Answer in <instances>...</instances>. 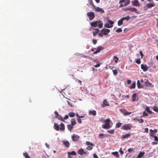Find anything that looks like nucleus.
<instances>
[{
  "instance_id": "nucleus-1",
  "label": "nucleus",
  "mask_w": 158,
  "mask_h": 158,
  "mask_svg": "<svg viewBox=\"0 0 158 158\" xmlns=\"http://www.w3.org/2000/svg\"><path fill=\"white\" fill-rule=\"evenodd\" d=\"M90 25L92 27H95L98 26L99 28H101L103 26V23L102 21L99 20L91 23Z\"/></svg>"
},
{
  "instance_id": "nucleus-54",
  "label": "nucleus",
  "mask_w": 158,
  "mask_h": 158,
  "mask_svg": "<svg viewBox=\"0 0 158 158\" xmlns=\"http://www.w3.org/2000/svg\"><path fill=\"white\" fill-rule=\"evenodd\" d=\"M77 121L78 123H82V121H81V119L79 118H78L77 119Z\"/></svg>"
},
{
  "instance_id": "nucleus-57",
  "label": "nucleus",
  "mask_w": 158,
  "mask_h": 158,
  "mask_svg": "<svg viewBox=\"0 0 158 158\" xmlns=\"http://www.w3.org/2000/svg\"><path fill=\"white\" fill-rule=\"evenodd\" d=\"M54 114H55V117L56 118V117H57V116H58V115H59L58 112L56 111H55L54 112Z\"/></svg>"
},
{
  "instance_id": "nucleus-62",
  "label": "nucleus",
  "mask_w": 158,
  "mask_h": 158,
  "mask_svg": "<svg viewBox=\"0 0 158 158\" xmlns=\"http://www.w3.org/2000/svg\"><path fill=\"white\" fill-rule=\"evenodd\" d=\"M148 128H145L144 130V132L145 133H148Z\"/></svg>"
},
{
  "instance_id": "nucleus-22",
  "label": "nucleus",
  "mask_w": 158,
  "mask_h": 158,
  "mask_svg": "<svg viewBox=\"0 0 158 158\" xmlns=\"http://www.w3.org/2000/svg\"><path fill=\"white\" fill-rule=\"evenodd\" d=\"M104 49V48L101 46H98L97 47V50H96L98 53L101 50Z\"/></svg>"
},
{
  "instance_id": "nucleus-11",
  "label": "nucleus",
  "mask_w": 158,
  "mask_h": 158,
  "mask_svg": "<svg viewBox=\"0 0 158 158\" xmlns=\"http://www.w3.org/2000/svg\"><path fill=\"white\" fill-rule=\"evenodd\" d=\"M131 4L134 6H140V4L138 0H135L132 1Z\"/></svg>"
},
{
  "instance_id": "nucleus-13",
  "label": "nucleus",
  "mask_w": 158,
  "mask_h": 158,
  "mask_svg": "<svg viewBox=\"0 0 158 158\" xmlns=\"http://www.w3.org/2000/svg\"><path fill=\"white\" fill-rule=\"evenodd\" d=\"M141 69L143 71H146L148 69V67L146 64H141Z\"/></svg>"
},
{
  "instance_id": "nucleus-59",
  "label": "nucleus",
  "mask_w": 158,
  "mask_h": 158,
  "mask_svg": "<svg viewBox=\"0 0 158 158\" xmlns=\"http://www.w3.org/2000/svg\"><path fill=\"white\" fill-rule=\"evenodd\" d=\"M68 118H69V116H68V115H65V116H64V118H63L64 120L67 119Z\"/></svg>"
},
{
  "instance_id": "nucleus-58",
  "label": "nucleus",
  "mask_w": 158,
  "mask_h": 158,
  "mask_svg": "<svg viewBox=\"0 0 158 158\" xmlns=\"http://www.w3.org/2000/svg\"><path fill=\"white\" fill-rule=\"evenodd\" d=\"M101 63L97 64L96 65H94V66L96 68H97L99 67L101 65Z\"/></svg>"
},
{
  "instance_id": "nucleus-50",
  "label": "nucleus",
  "mask_w": 158,
  "mask_h": 158,
  "mask_svg": "<svg viewBox=\"0 0 158 158\" xmlns=\"http://www.w3.org/2000/svg\"><path fill=\"white\" fill-rule=\"evenodd\" d=\"M148 114H147L145 111L143 113V115L141 116V117L148 116Z\"/></svg>"
},
{
  "instance_id": "nucleus-44",
  "label": "nucleus",
  "mask_w": 158,
  "mask_h": 158,
  "mask_svg": "<svg viewBox=\"0 0 158 158\" xmlns=\"http://www.w3.org/2000/svg\"><path fill=\"white\" fill-rule=\"evenodd\" d=\"M94 146H88L86 148V149L88 150H91L93 148V147Z\"/></svg>"
},
{
  "instance_id": "nucleus-9",
  "label": "nucleus",
  "mask_w": 158,
  "mask_h": 158,
  "mask_svg": "<svg viewBox=\"0 0 158 158\" xmlns=\"http://www.w3.org/2000/svg\"><path fill=\"white\" fill-rule=\"evenodd\" d=\"M77 153L78 154L82 155L83 154L86 155L88 154L89 153L86 152H84L83 149L82 148L79 149L77 151Z\"/></svg>"
},
{
  "instance_id": "nucleus-29",
  "label": "nucleus",
  "mask_w": 158,
  "mask_h": 158,
  "mask_svg": "<svg viewBox=\"0 0 158 158\" xmlns=\"http://www.w3.org/2000/svg\"><path fill=\"white\" fill-rule=\"evenodd\" d=\"M73 126H72L71 124H68L67 125L68 129L70 131H71L72 129H73Z\"/></svg>"
},
{
  "instance_id": "nucleus-42",
  "label": "nucleus",
  "mask_w": 158,
  "mask_h": 158,
  "mask_svg": "<svg viewBox=\"0 0 158 158\" xmlns=\"http://www.w3.org/2000/svg\"><path fill=\"white\" fill-rule=\"evenodd\" d=\"M146 110L148 113L150 114H152V112L150 110L149 108L148 107H146L145 109Z\"/></svg>"
},
{
  "instance_id": "nucleus-48",
  "label": "nucleus",
  "mask_w": 158,
  "mask_h": 158,
  "mask_svg": "<svg viewBox=\"0 0 158 158\" xmlns=\"http://www.w3.org/2000/svg\"><path fill=\"white\" fill-rule=\"evenodd\" d=\"M113 59L115 60V63L117 62V61L118 60V58L116 56H114Z\"/></svg>"
},
{
  "instance_id": "nucleus-31",
  "label": "nucleus",
  "mask_w": 158,
  "mask_h": 158,
  "mask_svg": "<svg viewBox=\"0 0 158 158\" xmlns=\"http://www.w3.org/2000/svg\"><path fill=\"white\" fill-rule=\"evenodd\" d=\"M88 2L89 5L93 7H94L95 6L93 3V0H88Z\"/></svg>"
},
{
  "instance_id": "nucleus-61",
  "label": "nucleus",
  "mask_w": 158,
  "mask_h": 158,
  "mask_svg": "<svg viewBox=\"0 0 158 158\" xmlns=\"http://www.w3.org/2000/svg\"><path fill=\"white\" fill-rule=\"evenodd\" d=\"M129 95H123L122 96V97L123 98H129Z\"/></svg>"
},
{
  "instance_id": "nucleus-20",
  "label": "nucleus",
  "mask_w": 158,
  "mask_h": 158,
  "mask_svg": "<svg viewBox=\"0 0 158 158\" xmlns=\"http://www.w3.org/2000/svg\"><path fill=\"white\" fill-rule=\"evenodd\" d=\"M54 128L55 130L57 131H59L60 130V128L59 125L57 123H54Z\"/></svg>"
},
{
  "instance_id": "nucleus-19",
  "label": "nucleus",
  "mask_w": 158,
  "mask_h": 158,
  "mask_svg": "<svg viewBox=\"0 0 158 158\" xmlns=\"http://www.w3.org/2000/svg\"><path fill=\"white\" fill-rule=\"evenodd\" d=\"M145 153L143 152H140L136 158H141L144 155Z\"/></svg>"
},
{
  "instance_id": "nucleus-47",
  "label": "nucleus",
  "mask_w": 158,
  "mask_h": 158,
  "mask_svg": "<svg viewBox=\"0 0 158 158\" xmlns=\"http://www.w3.org/2000/svg\"><path fill=\"white\" fill-rule=\"evenodd\" d=\"M136 120L139 123H143L144 122L143 120L142 119L137 118Z\"/></svg>"
},
{
  "instance_id": "nucleus-52",
  "label": "nucleus",
  "mask_w": 158,
  "mask_h": 158,
  "mask_svg": "<svg viewBox=\"0 0 158 158\" xmlns=\"http://www.w3.org/2000/svg\"><path fill=\"white\" fill-rule=\"evenodd\" d=\"M119 152L122 155L124 153V152H123V150H122V148H120V149H119Z\"/></svg>"
},
{
  "instance_id": "nucleus-10",
  "label": "nucleus",
  "mask_w": 158,
  "mask_h": 158,
  "mask_svg": "<svg viewBox=\"0 0 158 158\" xmlns=\"http://www.w3.org/2000/svg\"><path fill=\"white\" fill-rule=\"evenodd\" d=\"M90 20H92L95 17L94 14L93 12H90L87 13Z\"/></svg>"
},
{
  "instance_id": "nucleus-53",
  "label": "nucleus",
  "mask_w": 158,
  "mask_h": 158,
  "mask_svg": "<svg viewBox=\"0 0 158 158\" xmlns=\"http://www.w3.org/2000/svg\"><path fill=\"white\" fill-rule=\"evenodd\" d=\"M92 42L94 44H96L97 43V40L95 39H93Z\"/></svg>"
},
{
  "instance_id": "nucleus-28",
  "label": "nucleus",
  "mask_w": 158,
  "mask_h": 158,
  "mask_svg": "<svg viewBox=\"0 0 158 158\" xmlns=\"http://www.w3.org/2000/svg\"><path fill=\"white\" fill-rule=\"evenodd\" d=\"M130 134H127L124 135H123L122 136V138L123 139H126L128 138L130 136Z\"/></svg>"
},
{
  "instance_id": "nucleus-39",
  "label": "nucleus",
  "mask_w": 158,
  "mask_h": 158,
  "mask_svg": "<svg viewBox=\"0 0 158 158\" xmlns=\"http://www.w3.org/2000/svg\"><path fill=\"white\" fill-rule=\"evenodd\" d=\"M24 156L25 158H30V156L28 155V154L27 152H25L23 153Z\"/></svg>"
},
{
  "instance_id": "nucleus-35",
  "label": "nucleus",
  "mask_w": 158,
  "mask_h": 158,
  "mask_svg": "<svg viewBox=\"0 0 158 158\" xmlns=\"http://www.w3.org/2000/svg\"><path fill=\"white\" fill-rule=\"evenodd\" d=\"M107 133L110 134H114V129L108 130L107 131Z\"/></svg>"
},
{
  "instance_id": "nucleus-2",
  "label": "nucleus",
  "mask_w": 158,
  "mask_h": 158,
  "mask_svg": "<svg viewBox=\"0 0 158 158\" xmlns=\"http://www.w3.org/2000/svg\"><path fill=\"white\" fill-rule=\"evenodd\" d=\"M110 120L109 119H107L104 120L103 122L104 123V124L102 125V128L105 129H109L111 128V126L110 124Z\"/></svg>"
},
{
  "instance_id": "nucleus-24",
  "label": "nucleus",
  "mask_w": 158,
  "mask_h": 158,
  "mask_svg": "<svg viewBox=\"0 0 158 158\" xmlns=\"http://www.w3.org/2000/svg\"><path fill=\"white\" fill-rule=\"evenodd\" d=\"M89 114H92L93 116H95L96 114V112L95 110H89Z\"/></svg>"
},
{
  "instance_id": "nucleus-33",
  "label": "nucleus",
  "mask_w": 158,
  "mask_h": 158,
  "mask_svg": "<svg viewBox=\"0 0 158 158\" xmlns=\"http://www.w3.org/2000/svg\"><path fill=\"white\" fill-rule=\"evenodd\" d=\"M111 153L112 154L114 155V156H116L117 158H118L119 157L118 153L117 152H112Z\"/></svg>"
},
{
  "instance_id": "nucleus-40",
  "label": "nucleus",
  "mask_w": 158,
  "mask_h": 158,
  "mask_svg": "<svg viewBox=\"0 0 158 158\" xmlns=\"http://www.w3.org/2000/svg\"><path fill=\"white\" fill-rule=\"evenodd\" d=\"M122 124V123H121L119 122H118L116 124L115 127L117 128H119L121 126Z\"/></svg>"
},
{
  "instance_id": "nucleus-34",
  "label": "nucleus",
  "mask_w": 158,
  "mask_h": 158,
  "mask_svg": "<svg viewBox=\"0 0 158 158\" xmlns=\"http://www.w3.org/2000/svg\"><path fill=\"white\" fill-rule=\"evenodd\" d=\"M130 18H131L129 16H127L126 17H123L122 18V19H123V20H126L127 21H128L130 19Z\"/></svg>"
},
{
  "instance_id": "nucleus-5",
  "label": "nucleus",
  "mask_w": 158,
  "mask_h": 158,
  "mask_svg": "<svg viewBox=\"0 0 158 158\" xmlns=\"http://www.w3.org/2000/svg\"><path fill=\"white\" fill-rule=\"evenodd\" d=\"M107 23L105 24L104 25V26L108 28H110L113 26V24L114 22L110 19H108L107 20Z\"/></svg>"
},
{
  "instance_id": "nucleus-37",
  "label": "nucleus",
  "mask_w": 158,
  "mask_h": 158,
  "mask_svg": "<svg viewBox=\"0 0 158 158\" xmlns=\"http://www.w3.org/2000/svg\"><path fill=\"white\" fill-rule=\"evenodd\" d=\"M56 118H57L59 120H60L62 121H64L63 117L59 114Z\"/></svg>"
},
{
  "instance_id": "nucleus-23",
  "label": "nucleus",
  "mask_w": 158,
  "mask_h": 158,
  "mask_svg": "<svg viewBox=\"0 0 158 158\" xmlns=\"http://www.w3.org/2000/svg\"><path fill=\"white\" fill-rule=\"evenodd\" d=\"M60 130L61 131H63L65 129V126L64 124L63 123H61L60 124Z\"/></svg>"
},
{
  "instance_id": "nucleus-32",
  "label": "nucleus",
  "mask_w": 158,
  "mask_h": 158,
  "mask_svg": "<svg viewBox=\"0 0 158 158\" xmlns=\"http://www.w3.org/2000/svg\"><path fill=\"white\" fill-rule=\"evenodd\" d=\"M135 82H134L129 87V88L130 89H132L135 88Z\"/></svg>"
},
{
  "instance_id": "nucleus-16",
  "label": "nucleus",
  "mask_w": 158,
  "mask_h": 158,
  "mask_svg": "<svg viewBox=\"0 0 158 158\" xmlns=\"http://www.w3.org/2000/svg\"><path fill=\"white\" fill-rule=\"evenodd\" d=\"M110 104L108 103V102L106 101V99H105L104 100L103 103L102 105V107H104L106 106H109Z\"/></svg>"
},
{
  "instance_id": "nucleus-45",
  "label": "nucleus",
  "mask_w": 158,
  "mask_h": 158,
  "mask_svg": "<svg viewBox=\"0 0 158 158\" xmlns=\"http://www.w3.org/2000/svg\"><path fill=\"white\" fill-rule=\"evenodd\" d=\"M153 110L155 112H158V107L155 106L153 107Z\"/></svg>"
},
{
  "instance_id": "nucleus-49",
  "label": "nucleus",
  "mask_w": 158,
  "mask_h": 158,
  "mask_svg": "<svg viewBox=\"0 0 158 158\" xmlns=\"http://www.w3.org/2000/svg\"><path fill=\"white\" fill-rule=\"evenodd\" d=\"M112 71L114 75H116L118 73V71L116 69L113 70Z\"/></svg>"
},
{
  "instance_id": "nucleus-56",
  "label": "nucleus",
  "mask_w": 158,
  "mask_h": 158,
  "mask_svg": "<svg viewBox=\"0 0 158 158\" xmlns=\"http://www.w3.org/2000/svg\"><path fill=\"white\" fill-rule=\"evenodd\" d=\"M134 149L132 148H129L128 149V151L129 152H132V151H134Z\"/></svg>"
},
{
  "instance_id": "nucleus-63",
  "label": "nucleus",
  "mask_w": 158,
  "mask_h": 158,
  "mask_svg": "<svg viewBox=\"0 0 158 158\" xmlns=\"http://www.w3.org/2000/svg\"><path fill=\"white\" fill-rule=\"evenodd\" d=\"M150 135L151 136L154 137V133L153 132H150Z\"/></svg>"
},
{
  "instance_id": "nucleus-55",
  "label": "nucleus",
  "mask_w": 158,
  "mask_h": 158,
  "mask_svg": "<svg viewBox=\"0 0 158 158\" xmlns=\"http://www.w3.org/2000/svg\"><path fill=\"white\" fill-rule=\"evenodd\" d=\"M103 135H104L102 134H99V138H100V139H102V138H103Z\"/></svg>"
},
{
  "instance_id": "nucleus-27",
  "label": "nucleus",
  "mask_w": 158,
  "mask_h": 158,
  "mask_svg": "<svg viewBox=\"0 0 158 158\" xmlns=\"http://www.w3.org/2000/svg\"><path fill=\"white\" fill-rule=\"evenodd\" d=\"M136 93H135L133 94L132 96V101L133 102L136 101Z\"/></svg>"
},
{
  "instance_id": "nucleus-17",
  "label": "nucleus",
  "mask_w": 158,
  "mask_h": 158,
  "mask_svg": "<svg viewBox=\"0 0 158 158\" xmlns=\"http://www.w3.org/2000/svg\"><path fill=\"white\" fill-rule=\"evenodd\" d=\"M93 29L95 30V31L93 32V35L95 36H96L99 33L100 31L97 28H93Z\"/></svg>"
},
{
  "instance_id": "nucleus-21",
  "label": "nucleus",
  "mask_w": 158,
  "mask_h": 158,
  "mask_svg": "<svg viewBox=\"0 0 158 158\" xmlns=\"http://www.w3.org/2000/svg\"><path fill=\"white\" fill-rule=\"evenodd\" d=\"M68 155L69 158H70V155H76V153L74 151H73L71 152H68Z\"/></svg>"
},
{
  "instance_id": "nucleus-8",
  "label": "nucleus",
  "mask_w": 158,
  "mask_h": 158,
  "mask_svg": "<svg viewBox=\"0 0 158 158\" xmlns=\"http://www.w3.org/2000/svg\"><path fill=\"white\" fill-rule=\"evenodd\" d=\"M119 110L125 116L129 115L131 113V112L127 111L126 110L123 109H121Z\"/></svg>"
},
{
  "instance_id": "nucleus-18",
  "label": "nucleus",
  "mask_w": 158,
  "mask_h": 158,
  "mask_svg": "<svg viewBox=\"0 0 158 158\" xmlns=\"http://www.w3.org/2000/svg\"><path fill=\"white\" fill-rule=\"evenodd\" d=\"M62 142L65 147L67 148L69 147L70 143L68 141H62Z\"/></svg>"
},
{
  "instance_id": "nucleus-41",
  "label": "nucleus",
  "mask_w": 158,
  "mask_h": 158,
  "mask_svg": "<svg viewBox=\"0 0 158 158\" xmlns=\"http://www.w3.org/2000/svg\"><path fill=\"white\" fill-rule=\"evenodd\" d=\"M124 2L125 3L124 4V6H126L130 4V1L129 0H127Z\"/></svg>"
},
{
  "instance_id": "nucleus-7",
  "label": "nucleus",
  "mask_w": 158,
  "mask_h": 158,
  "mask_svg": "<svg viewBox=\"0 0 158 158\" xmlns=\"http://www.w3.org/2000/svg\"><path fill=\"white\" fill-rule=\"evenodd\" d=\"M145 81L144 82V84L146 87L148 88H152L154 87V85H152V83L148 81V79H145Z\"/></svg>"
},
{
  "instance_id": "nucleus-43",
  "label": "nucleus",
  "mask_w": 158,
  "mask_h": 158,
  "mask_svg": "<svg viewBox=\"0 0 158 158\" xmlns=\"http://www.w3.org/2000/svg\"><path fill=\"white\" fill-rule=\"evenodd\" d=\"M135 62L138 64H140L141 63L140 59L139 58L136 59L135 60Z\"/></svg>"
},
{
  "instance_id": "nucleus-3",
  "label": "nucleus",
  "mask_w": 158,
  "mask_h": 158,
  "mask_svg": "<svg viewBox=\"0 0 158 158\" xmlns=\"http://www.w3.org/2000/svg\"><path fill=\"white\" fill-rule=\"evenodd\" d=\"M110 30L108 29H103L98 34V36L100 37H102L103 35H107L110 32Z\"/></svg>"
},
{
  "instance_id": "nucleus-4",
  "label": "nucleus",
  "mask_w": 158,
  "mask_h": 158,
  "mask_svg": "<svg viewBox=\"0 0 158 158\" xmlns=\"http://www.w3.org/2000/svg\"><path fill=\"white\" fill-rule=\"evenodd\" d=\"M132 127V125L131 123L125 124L121 127V129L125 130H131Z\"/></svg>"
},
{
  "instance_id": "nucleus-14",
  "label": "nucleus",
  "mask_w": 158,
  "mask_h": 158,
  "mask_svg": "<svg viewBox=\"0 0 158 158\" xmlns=\"http://www.w3.org/2000/svg\"><path fill=\"white\" fill-rule=\"evenodd\" d=\"M94 8L95 9V10L98 12H101L102 13H104V10L101 8L97 7L95 6Z\"/></svg>"
},
{
  "instance_id": "nucleus-60",
  "label": "nucleus",
  "mask_w": 158,
  "mask_h": 158,
  "mask_svg": "<svg viewBox=\"0 0 158 158\" xmlns=\"http://www.w3.org/2000/svg\"><path fill=\"white\" fill-rule=\"evenodd\" d=\"M153 137L154 138V140L155 141H158V137H157L156 136H154Z\"/></svg>"
},
{
  "instance_id": "nucleus-30",
  "label": "nucleus",
  "mask_w": 158,
  "mask_h": 158,
  "mask_svg": "<svg viewBox=\"0 0 158 158\" xmlns=\"http://www.w3.org/2000/svg\"><path fill=\"white\" fill-rule=\"evenodd\" d=\"M68 115L70 117H73L75 116V113L73 112H71L69 113Z\"/></svg>"
},
{
  "instance_id": "nucleus-46",
  "label": "nucleus",
  "mask_w": 158,
  "mask_h": 158,
  "mask_svg": "<svg viewBox=\"0 0 158 158\" xmlns=\"http://www.w3.org/2000/svg\"><path fill=\"white\" fill-rule=\"evenodd\" d=\"M149 131L150 132H153L154 133H156L157 132L158 130L157 129H155L154 130L150 129Z\"/></svg>"
},
{
  "instance_id": "nucleus-6",
  "label": "nucleus",
  "mask_w": 158,
  "mask_h": 158,
  "mask_svg": "<svg viewBox=\"0 0 158 158\" xmlns=\"http://www.w3.org/2000/svg\"><path fill=\"white\" fill-rule=\"evenodd\" d=\"M126 11H130L131 12H135L137 14H139V12L137 9L135 7L128 8L126 9Z\"/></svg>"
},
{
  "instance_id": "nucleus-36",
  "label": "nucleus",
  "mask_w": 158,
  "mask_h": 158,
  "mask_svg": "<svg viewBox=\"0 0 158 158\" xmlns=\"http://www.w3.org/2000/svg\"><path fill=\"white\" fill-rule=\"evenodd\" d=\"M123 20L122 19H120V20H119L118 22V26H120L121 25H122L123 23Z\"/></svg>"
},
{
  "instance_id": "nucleus-25",
  "label": "nucleus",
  "mask_w": 158,
  "mask_h": 158,
  "mask_svg": "<svg viewBox=\"0 0 158 158\" xmlns=\"http://www.w3.org/2000/svg\"><path fill=\"white\" fill-rule=\"evenodd\" d=\"M137 86L138 88H142L143 87V86L141 84L139 80L137 81Z\"/></svg>"
},
{
  "instance_id": "nucleus-15",
  "label": "nucleus",
  "mask_w": 158,
  "mask_h": 158,
  "mask_svg": "<svg viewBox=\"0 0 158 158\" xmlns=\"http://www.w3.org/2000/svg\"><path fill=\"white\" fill-rule=\"evenodd\" d=\"M155 5V3L154 2H152V3H150L147 4L146 6L147 8H150L154 6Z\"/></svg>"
},
{
  "instance_id": "nucleus-38",
  "label": "nucleus",
  "mask_w": 158,
  "mask_h": 158,
  "mask_svg": "<svg viewBox=\"0 0 158 158\" xmlns=\"http://www.w3.org/2000/svg\"><path fill=\"white\" fill-rule=\"evenodd\" d=\"M86 145L88 146H94V144L89 141H86Z\"/></svg>"
},
{
  "instance_id": "nucleus-12",
  "label": "nucleus",
  "mask_w": 158,
  "mask_h": 158,
  "mask_svg": "<svg viewBox=\"0 0 158 158\" xmlns=\"http://www.w3.org/2000/svg\"><path fill=\"white\" fill-rule=\"evenodd\" d=\"M80 136L77 135L73 134L72 136V138L73 141H76L78 140Z\"/></svg>"
},
{
  "instance_id": "nucleus-51",
  "label": "nucleus",
  "mask_w": 158,
  "mask_h": 158,
  "mask_svg": "<svg viewBox=\"0 0 158 158\" xmlns=\"http://www.w3.org/2000/svg\"><path fill=\"white\" fill-rule=\"evenodd\" d=\"M122 29L121 28H118L116 30V31L118 32V33H119V32H122Z\"/></svg>"
},
{
  "instance_id": "nucleus-26",
  "label": "nucleus",
  "mask_w": 158,
  "mask_h": 158,
  "mask_svg": "<svg viewBox=\"0 0 158 158\" xmlns=\"http://www.w3.org/2000/svg\"><path fill=\"white\" fill-rule=\"evenodd\" d=\"M71 124L72 126H74L76 124V122L74 118H72L71 120Z\"/></svg>"
},
{
  "instance_id": "nucleus-64",
  "label": "nucleus",
  "mask_w": 158,
  "mask_h": 158,
  "mask_svg": "<svg viewBox=\"0 0 158 158\" xmlns=\"http://www.w3.org/2000/svg\"><path fill=\"white\" fill-rule=\"evenodd\" d=\"M93 157L94 158H98V156L96 154H93Z\"/></svg>"
}]
</instances>
